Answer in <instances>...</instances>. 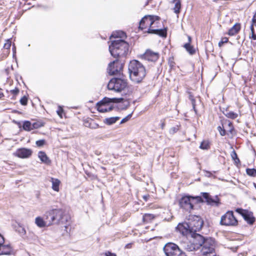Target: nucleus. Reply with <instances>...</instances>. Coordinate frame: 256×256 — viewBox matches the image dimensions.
<instances>
[{"label":"nucleus","mask_w":256,"mask_h":256,"mask_svg":"<svg viewBox=\"0 0 256 256\" xmlns=\"http://www.w3.org/2000/svg\"><path fill=\"white\" fill-rule=\"evenodd\" d=\"M44 218L48 226L63 224L66 233L70 231L72 218L69 212L66 208H52L46 212Z\"/></svg>","instance_id":"1"},{"label":"nucleus","mask_w":256,"mask_h":256,"mask_svg":"<svg viewBox=\"0 0 256 256\" xmlns=\"http://www.w3.org/2000/svg\"><path fill=\"white\" fill-rule=\"evenodd\" d=\"M160 18L156 16H144L140 22L139 28L143 30L149 28L148 32L158 34L162 37H166V32L162 29H153V24L158 23Z\"/></svg>","instance_id":"2"},{"label":"nucleus","mask_w":256,"mask_h":256,"mask_svg":"<svg viewBox=\"0 0 256 256\" xmlns=\"http://www.w3.org/2000/svg\"><path fill=\"white\" fill-rule=\"evenodd\" d=\"M146 76L144 66L138 61L133 60L129 63V77L135 83L142 82Z\"/></svg>","instance_id":"3"},{"label":"nucleus","mask_w":256,"mask_h":256,"mask_svg":"<svg viewBox=\"0 0 256 256\" xmlns=\"http://www.w3.org/2000/svg\"><path fill=\"white\" fill-rule=\"evenodd\" d=\"M188 220V222L179 224L176 227L177 230L182 233L184 232L183 230H185L186 232H197L202 229L204 225V220L198 216H191Z\"/></svg>","instance_id":"4"},{"label":"nucleus","mask_w":256,"mask_h":256,"mask_svg":"<svg viewBox=\"0 0 256 256\" xmlns=\"http://www.w3.org/2000/svg\"><path fill=\"white\" fill-rule=\"evenodd\" d=\"M109 46V50L114 58H118L123 54H126L128 50V44L124 40L118 39L111 41Z\"/></svg>","instance_id":"5"},{"label":"nucleus","mask_w":256,"mask_h":256,"mask_svg":"<svg viewBox=\"0 0 256 256\" xmlns=\"http://www.w3.org/2000/svg\"><path fill=\"white\" fill-rule=\"evenodd\" d=\"M204 202L202 196L186 195L179 200V205L180 208L185 210L190 211L194 209V204Z\"/></svg>","instance_id":"6"},{"label":"nucleus","mask_w":256,"mask_h":256,"mask_svg":"<svg viewBox=\"0 0 256 256\" xmlns=\"http://www.w3.org/2000/svg\"><path fill=\"white\" fill-rule=\"evenodd\" d=\"M124 98H104L102 100L96 104L97 110L100 112H106L111 111L113 109L112 106H110V103H119L123 101Z\"/></svg>","instance_id":"7"},{"label":"nucleus","mask_w":256,"mask_h":256,"mask_svg":"<svg viewBox=\"0 0 256 256\" xmlns=\"http://www.w3.org/2000/svg\"><path fill=\"white\" fill-rule=\"evenodd\" d=\"M163 249L166 256H186L178 246L173 242L167 243Z\"/></svg>","instance_id":"8"},{"label":"nucleus","mask_w":256,"mask_h":256,"mask_svg":"<svg viewBox=\"0 0 256 256\" xmlns=\"http://www.w3.org/2000/svg\"><path fill=\"white\" fill-rule=\"evenodd\" d=\"M201 254L203 256H216L215 241L212 238H208L202 246Z\"/></svg>","instance_id":"9"},{"label":"nucleus","mask_w":256,"mask_h":256,"mask_svg":"<svg viewBox=\"0 0 256 256\" xmlns=\"http://www.w3.org/2000/svg\"><path fill=\"white\" fill-rule=\"evenodd\" d=\"M126 86V80L122 79L121 78H115L110 80L107 86L109 90L119 92L123 90Z\"/></svg>","instance_id":"10"},{"label":"nucleus","mask_w":256,"mask_h":256,"mask_svg":"<svg viewBox=\"0 0 256 256\" xmlns=\"http://www.w3.org/2000/svg\"><path fill=\"white\" fill-rule=\"evenodd\" d=\"M220 224L222 226H236L238 224V221L234 215L232 211H228L221 217Z\"/></svg>","instance_id":"11"},{"label":"nucleus","mask_w":256,"mask_h":256,"mask_svg":"<svg viewBox=\"0 0 256 256\" xmlns=\"http://www.w3.org/2000/svg\"><path fill=\"white\" fill-rule=\"evenodd\" d=\"M123 68V64L118 60H116L110 63L108 71L110 75H120Z\"/></svg>","instance_id":"12"},{"label":"nucleus","mask_w":256,"mask_h":256,"mask_svg":"<svg viewBox=\"0 0 256 256\" xmlns=\"http://www.w3.org/2000/svg\"><path fill=\"white\" fill-rule=\"evenodd\" d=\"M236 212L240 214L248 224H252L255 222L256 218L254 216L252 212L242 208H237Z\"/></svg>","instance_id":"13"},{"label":"nucleus","mask_w":256,"mask_h":256,"mask_svg":"<svg viewBox=\"0 0 256 256\" xmlns=\"http://www.w3.org/2000/svg\"><path fill=\"white\" fill-rule=\"evenodd\" d=\"M192 238H193L192 243L196 246L198 249L202 246L208 238H205L202 235L196 233V232H189Z\"/></svg>","instance_id":"14"},{"label":"nucleus","mask_w":256,"mask_h":256,"mask_svg":"<svg viewBox=\"0 0 256 256\" xmlns=\"http://www.w3.org/2000/svg\"><path fill=\"white\" fill-rule=\"evenodd\" d=\"M202 194L203 198L207 204L211 206H218L220 204V200L218 196H216L214 198L212 197L210 193H202Z\"/></svg>","instance_id":"15"},{"label":"nucleus","mask_w":256,"mask_h":256,"mask_svg":"<svg viewBox=\"0 0 256 256\" xmlns=\"http://www.w3.org/2000/svg\"><path fill=\"white\" fill-rule=\"evenodd\" d=\"M32 152V150L30 148H21L17 150L15 155L20 158H26L31 156Z\"/></svg>","instance_id":"16"},{"label":"nucleus","mask_w":256,"mask_h":256,"mask_svg":"<svg viewBox=\"0 0 256 256\" xmlns=\"http://www.w3.org/2000/svg\"><path fill=\"white\" fill-rule=\"evenodd\" d=\"M143 56L146 60L151 62H156L159 58V54L158 53L154 52L150 50H148L144 54Z\"/></svg>","instance_id":"17"},{"label":"nucleus","mask_w":256,"mask_h":256,"mask_svg":"<svg viewBox=\"0 0 256 256\" xmlns=\"http://www.w3.org/2000/svg\"><path fill=\"white\" fill-rule=\"evenodd\" d=\"M38 157L42 162L44 164H50L51 162L46 152L43 151H40L38 152Z\"/></svg>","instance_id":"18"},{"label":"nucleus","mask_w":256,"mask_h":256,"mask_svg":"<svg viewBox=\"0 0 256 256\" xmlns=\"http://www.w3.org/2000/svg\"><path fill=\"white\" fill-rule=\"evenodd\" d=\"M11 252V248L10 246L4 245V244H0V255L10 254Z\"/></svg>","instance_id":"19"},{"label":"nucleus","mask_w":256,"mask_h":256,"mask_svg":"<svg viewBox=\"0 0 256 256\" xmlns=\"http://www.w3.org/2000/svg\"><path fill=\"white\" fill-rule=\"evenodd\" d=\"M35 223L38 226L41 228H44L46 226H48L46 220H44V219L40 216H38L36 218Z\"/></svg>","instance_id":"20"},{"label":"nucleus","mask_w":256,"mask_h":256,"mask_svg":"<svg viewBox=\"0 0 256 256\" xmlns=\"http://www.w3.org/2000/svg\"><path fill=\"white\" fill-rule=\"evenodd\" d=\"M126 37V34L124 32L116 31L112 32L110 36V39L111 40L112 38H124Z\"/></svg>","instance_id":"21"},{"label":"nucleus","mask_w":256,"mask_h":256,"mask_svg":"<svg viewBox=\"0 0 256 256\" xmlns=\"http://www.w3.org/2000/svg\"><path fill=\"white\" fill-rule=\"evenodd\" d=\"M240 29V24H235L228 31V34L230 36H234L236 34Z\"/></svg>","instance_id":"22"},{"label":"nucleus","mask_w":256,"mask_h":256,"mask_svg":"<svg viewBox=\"0 0 256 256\" xmlns=\"http://www.w3.org/2000/svg\"><path fill=\"white\" fill-rule=\"evenodd\" d=\"M174 10L175 13L178 14L181 8V2L180 0H174Z\"/></svg>","instance_id":"23"},{"label":"nucleus","mask_w":256,"mask_h":256,"mask_svg":"<svg viewBox=\"0 0 256 256\" xmlns=\"http://www.w3.org/2000/svg\"><path fill=\"white\" fill-rule=\"evenodd\" d=\"M184 46L190 54H194L196 52V50L194 47L192 46L190 43L184 44Z\"/></svg>","instance_id":"24"},{"label":"nucleus","mask_w":256,"mask_h":256,"mask_svg":"<svg viewBox=\"0 0 256 256\" xmlns=\"http://www.w3.org/2000/svg\"><path fill=\"white\" fill-rule=\"evenodd\" d=\"M60 184V181L59 180L52 178V188L54 191L58 192L59 190Z\"/></svg>","instance_id":"25"},{"label":"nucleus","mask_w":256,"mask_h":256,"mask_svg":"<svg viewBox=\"0 0 256 256\" xmlns=\"http://www.w3.org/2000/svg\"><path fill=\"white\" fill-rule=\"evenodd\" d=\"M184 246V248L189 252H192L198 249L196 246L192 242L186 244Z\"/></svg>","instance_id":"26"},{"label":"nucleus","mask_w":256,"mask_h":256,"mask_svg":"<svg viewBox=\"0 0 256 256\" xmlns=\"http://www.w3.org/2000/svg\"><path fill=\"white\" fill-rule=\"evenodd\" d=\"M23 129L26 131L32 130V123L29 121H24L22 126Z\"/></svg>","instance_id":"27"},{"label":"nucleus","mask_w":256,"mask_h":256,"mask_svg":"<svg viewBox=\"0 0 256 256\" xmlns=\"http://www.w3.org/2000/svg\"><path fill=\"white\" fill-rule=\"evenodd\" d=\"M224 115L226 117L230 118H232V119L236 118L238 117V114H236V113H235L232 111H227V110L224 113Z\"/></svg>","instance_id":"28"},{"label":"nucleus","mask_w":256,"mask_h":256,"mask_svg":"<svg viewBox=\"0 0 256 256\" xmlns=\"http://www.w3.org/2000/svg\"><path fill=\"white\" fill-rule=\"evenodd\" d=\"M200 148L202 150H208L210 148V143L208 140H204L201 142Z\"/></svg>","instance_id":"29"},{"label":"nucleus","mask_w":256,"mask_h":256,"mask_svg":"<svg viewBox=\"0 0 256 256\" xmlns=\"http://www.w3.org/2000/svg\"><path fill=\"white\" fill-rule=\"evenodd\" d=\"M232 158L234 161L235 163L238 164L240 162L239 158H238V156L235 150H233L231 153Z\"/></svg>","instance_id":"30"},{"label":"nucleus","mask_w":256,"mask_h":256,"mask_svg":"<svg viewBox=\"0 0 256 256\" xmlns=\"http://www.w3.org/2000/svg\"><path fill=\"white\" fill-rule=\"evenodd\" d=\"M225 126L223 125V128H227L228 131L230 132L231 134L232 132V131L234 130V128L232 126V122H228V123H225Z\"/></svg>","instance_id":"31"},{"label":"nucleus","mask_w":256,"mask_h":256,"mask_svg":"<svg viewBox=\"0 0 256 256\" xmlns=\"http://www.w3.org/2000/svg\"><path fill=\"white\" fill-rule=\"evenodd\" d=\"M119 119L118 117H112L106 120V122L108 124H112L115 123Z\"/></svg>","instance_id":"32"},{"label":"nucleus","mask_w":256,"mask_h":256,"mask_svg":"<svg viewBox=\"0 0 256 256\" xmlns=\"http://www.w3.org/2000/svg\"><path fill=\"white\" fill-rule=\"evenodd\" d=\"M154 216L152 214H145L143 216V220L144 222H148L154 219Z\"/></svg>","instance_id":"33"},{"label":"nucleus","mask_w":256,"mask_h":256,"mask_svg":"<svg viewBox=\"0 0 256 256\" xmlns=\"http://www.w3.org/2000/svg\"><path fill=\"white\" fill-rule=\"evenodd\" d=\"M246 174L250 176H256V170L248 168Z\"/></svg>","instance_id":"34"},{"label":"nucleus","mask_w":256,"mask_h":256,"mask_svg":"<svg viewBox=\"0 0 256 256\" xmlns=\"http://www.w3.org/2000/svg\"><path fill=\"white\" fill-rule=\"evenodd\" d=\"M27 102H28V98L26 96H23L20 100V103L23 106L26 105Z\"/></svg>","instance_id":"35"},{"label":"nucleus","mask_w":256,"mask_h":256,"mask_svg":"<svg viewBox=\"0 0 256 256\" xmlns=\"http://www.w3.org/2000/svg\"><path fill=\"white\" fill-rule=\"evenodd\" d=\"M45 140H40L36 141V144L38 146H42L45 144Z\"/></svg>","instance_id":"36"},{"label":"nucleus","mask_w":256,"mask_h":256,"mask_svg":"<svg viewBox=\"0 0 256 256\" xmlns=\"http://www.w3.org/2000/svg\"><path fill=\"white\" fill-rule=\"evenodd\" d=\"M228 42V38H223L221 40L218 42L219 46H222L224 44Z\"/></svg>","instance_id":"37"},{"label":"nucleus","mask_w":256,"mask_h":256,"mask_svg":"<svg viewBox=\"0 0 256 256\" xmlns=\"http://www.w3.org/2000/svg\"><path fill=\"white\" fill-rule=\"evenodd\" d=\"M41 126V124L38 122H34L33 124H32V130L38 128H40Z\"/></svg>","instance_id":"38"},{"label":"nucleus","mask_w":256,"mask_h":256,"mask_svg":"<svg viewBox=\"0 0 256 256\" xmlns=\"http://www.w3.org/2000/svg\"><path fill=\"white\" fill-rule=\"evenodd\" d=\"M11 44V42L10 40H8L4 44V48L5 49L8 50L10 48Z\"/></svg>","instance_id":"39"},{"label":"nucleus","mask_w":256,"mask_h":256,"mask_svg":"<svg viewBox=\"0 0 256 256\" xmlns=\"http://www.w3.org/2000/svg\"><path fill=\"white\" fill-rule=\"evenodd\" d=\"M250 30L252 32V38L253 40H256V35L254 33V29L253 27V25H252L250 26Z\"/></svg>","instance_id":"40"},{"label":"nucleus","mask_w":256,"mask_h":256,"mask_svg":"<svg viewBox=\"0 0 256 256\" xmlns=\"http://www.w3.org/2000/svg\"><path fill=\"white\" fill-rule=\"evenodd\" d=\"M105 256H116L114 253H112L109 251L105 252Z\"/></svg>","instance_id":"41"},{"label":"nucleus","mask_w":256,"mask_h":256,"mask_svg":"<svg viewBox=\"0 0 256 256\" xmlns=\"http://www.w3.org/2000/svg\"><path fill=\"white\" fill-rule=\"evenodd\" d=\"M18 92H19L18 89L16 88L10 90L11 93L14 95L17 94H18Z\"/></svg>","instance_id":"42"},{"label":"nucleus","mask_w":256,"mask_h":256,"mask_svg":"<svg viewBox=\"0 0 256 256\" xmlns=\"http://www.w3.org/2000/svg\"><path fill=\"white\" fill-rule=\"evenodd\" d=\"M62 112L63 110L61 108H60V109L58 110H57V114L60 118H62Z\"/></svg>","instance_id":"43"},{"label":"nucleus","mask_w":256,"mask_h":256,"mask_svg":"<svg viewBox=\"0 0 256 256\" xmlns=\"http://www.w3.org/2000/svg\"><path fill=\"white\" fill-rule=\"evenodd\" d=\"M253 26H256V13L254 14L253 18H252V24Z\"/></svg>","instance_id":"44"},{"label":"nucleus","mask_w":256,"mask_h":256,"mask_svg":"<svg viewBox=\"0 0 256 256\" xmlns=\"http://www.w3.org/2000/svg\"><path fill=\"white\" fill-rule=\"evenodd\" d=\"M4 236L0 234V244H4Z\"/></svg>","instance_id":"45"},{"label":"nucleus","mask_w":256,"mask_h":256,"mask_svg":"<svg viewBox=\"0 0 256 256\" xmlns=\"http://www.w3.org/2000/svg\"><path fill=\"white\" fill-rule=\"evenodd\" d=\"M142 197H143V198L144 199V200L146 202H147L148 200V199L149 197H150V195L149 194H146V195Z\"/></svg>","instance_id":"46"},{"label":"nucleus","mask_w":256,"mask_h":256,"mask_svg":"<svg viewBox=\"0 0 256 256\" xmlns=\"http://www.w3.org/2000/svg\"><path fill=\"white\" fill-rule=\"evenodd\" d=\"M220 134L222 136H224L226 134V130L223 129L221 132H220Z\"/></svg>","instance_id":"47"},{"label":"nucleus","mask_w":256,"mask_h":256,"mask_svg":"<svg viewBox=\"0 0 256 256\" xmlns=\"http://www.w3.org/2000/svg\"><path fill=\"white\" fill-rule=\"evenodd\" d=\"M128 120V116H126L125 118L122 120L121 121V123H123L124 122H126Z\"/></svg>","instance_id":"48"},{"label":"nucleus","mask_w":256,"mask_h":256,"mask_svg":"<svg viewBox=\"0 0 256 256\" xmlns=\"http://www.w3.org/2000/svg\"><path fill=\"white\" fill-rule=\"evenodd\" d=\"M158 24H159V20H158V24H153V26H154L153 28L158 27Z\"/></svg>","instance_id":"49"},{"label":"nucleus","mask_w":256,"mask_h":256,"mask_svg":"<svg viewBox=\"0 0 256 256\" xmlns=\"http://www.w3.org/2000/svg\"><path fill=\"white\" fill-rule=\"evenodd\" d=\"M20 128L21 126V124L20 122H14Z\"/></svg>","instance_id":"50"},{"label":"nucleus","mask_w":256,"mask_h":256,"mask_svg":"<svg viewBox=\"0 0 256 256\" xmlns=\"http://www.w3.org/2000/svg\"><path fill=\"white\" fill-rule=\"evenodd\" d=\"M218 131H219L220 132H221V131L223 130V129L222 128V127H220V126H218Z\"/></svg>","instance_id":"51"},{"label":"nucleus","mask_w":256,"mask_h":256,"mask_svg":"<svg viewBox=\"0 0 256 256\" xmlns=\"http://www.w3.org/2000/svg\"><path fill=\"white\" fill-rule=\"evenodd\" d=\"M95 154H96V155H99L100 154V152L98 151V150H96V152H95Z\"/></svg>","instance_id":"52"},{"label":"nucleus","mask_w":256,"mask_h":256,"mask_svg":"<svg viewBox=\"0 0 256 256\" xmlns=\"http://www.w3.org/2000/svg\"><path fill=\"white\" fill-rule=\"evenodd\" d=\"M4 96V94L0 92V98Z\"/></svg>","instance_id":"53"},{"label":"nucleus","mask_w":256,"mask_h":256,"mask_svg":"<svg viewBox=\"0 0 256 256\" xmlns=\"http://www.w3.org/2000/svg\"><path fill=\"white\" fill-rule=\"evenodd\" d=\"M188 40H189L188 43H190V42H191V38L190 36H188Z\"/></svg>","instance_id":"54"},{"label":"nucleus","mask_w":256,"mask_h":256,"mask_svg":"<svg viewBox=\"0 0 256 256\" xmlns=\"http://www.w3.org/2000/svg\"><path fill=\"white\" fill-rule=\"evenodd\" d=\"M128 116H129V118H130V114H129V115H128Z\"/></svg>","instance_id":"55"},{"label":"nucleus","mask_w":256,"mask_h":256,"mask_svg":"<svg viewBox=\"0 0 256 256\" xmlns=\"http://www.w3.org/2000/svg\"><path fill=\"white\" fill-rule=\"evenodd\" d=\"M254 186L256 187V184H254Z\"/></svg>","instance_id":"56"}]
</instances>
